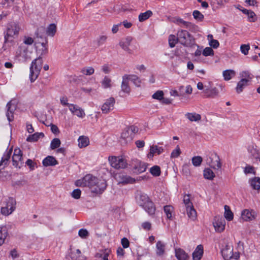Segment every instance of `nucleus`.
<instances>
[{
	"label": "nucleus",
	"mask_w": 260,
	"mask_h": 260,
	"mask_svg": "<svg viewBox=\"0 0 260 260\" xmlns=\"http://www.w3.org/2000/svg\"><path fill=\"white\" fill-rule=\"evenodd\" d=\"M136 198L137 203L142 207L150 215L154 214L155 212V206L146 194L138 192Z\"/></svg>",
	"instance_id": "1"
},
{
	"label": "nucleus",
	"mask_w": 260,
	"mask_h": 260,
	"mask_svg": "<svg viewBox=\"0 0 260 260\" xmlns=\"http://www.w3.org/2000/svg\"><path fill=\"white\" fill-rule=\"evenodd\" d=\"M20 29L21 26L18 22L12 21L8 23L4 32L5 42L13 41L18 36Z\"/></svg>",
	"instance_id": "2"
},
{
	"label": "nucleus",
	"mask_w": 260,
	"mask_h": 260,
	"mask_svg": "<svg viewBox=\"0 0 260 260\" xmlns=\"http://www.w3.org/2000/svg\"><path fill=\"white\" fill-rule=\"evenodd\" d=\"M43 60L40 57L34 60L30 67L29 78L31 82H34L38 77L42 68Z\"/></svg>",
	"instance_id": "3"
},
{
	"label": "nucleus",
	"mask_w": 260,
	"mask_h": 260,
	"mask_svg": "<svg viewBox=\"0 0 260 260\" xmlns=\"http://www.w3.org/2000/svg\"><path fill=\"white\" fill-rule=\"evenodd\" d=\"M98 178L91 175L88 174L83 178L77 180L75 185L80 187H88L92 190L95 183L98 182Z\"/></svg>",
	"instance_id": "4"
},
{
	"label": "nucleus",
	"mask_w": 260,
	"mask_h": 260,
	"mask_svg": "<svg viewBox=\"0 0 260 260\" xmlns=\"http://www.w3.org/2000/svg\"><path fill=\"white\" fill-rule=\"evenodd\" d=\"M31 52L28 50V47L25 45H21L17 49L16 57L22 62L26 61L31 58Z\"/></svg>",
	"instance_id": "5"
},
{
	"label": "nucleus",
	"mask_w": 260,
	"mask_h": 260,
	"mask_svg": "<svg viewBox=\"0 0 260 260\" xmlns=\"http://www.w3.org/2000/svg\"><path fill=\"white\" fill-rule=\"evenodd\" d=\"M6 205L1 208V213L5 216L11 214L16 208V201L12 198L9 197L5 202Z\"/></svg>",
	"instance_id": "6"
},
{
	"label": "nucleus",
	"mask_w": 260,
	"mask_h": 260,
	"mask_svg": "<svg viewBox=\"0 0 260 260\" xmlns=\"http://www.w3.org/2000/svg\"><path fill=\"white\" fill-rule=\"evenodd\" d=\"M109 161L111 166L116 169H124L127 165L126 160L119 157H109Z\"/></svg>",
	"instance_id": "7"
},
{
	"label": "nucleus",
	"mask_w": 260,
	"mask_h": 260,
	"mask_svg": "<svg viewBox=\"0 0 260 260\" xmlns=\"http://www.w3.org/2000/svg\"><path fill=\"white\" fill-rule=\"evenodd\" d=\"M207 163L214 169H219L221 167V164L219 156L216 154H211L207 156Z\"/></svg>",
	"instance_id": "8"
},
{
	"label": "nucleus",
	"mask_w": 260,
	"mask_h": 260,
	"mask_svg": "<svg viewBox=\"0 0 260 260\" xmlns=\"http://www.w3.org/2000/svg\"><path fill=\"white\" fill-rule=\"evenodd\" d=\"M13 165L20 168L23 164L22 153L19 148L14 149L12 156Z\"/></svg>",
	"instance_id": "9"
},
{
	"label": "nucleus",
	"mask_w": 260,
	"mask_h": 260,
	"mask_svg": "<svg viewBox=\"0 0 260 260\" xmlns=\"http://www.w3.org/2000/svg\"><path fill=\"white\" fill-rule=\"evenodd\" d=\"M178 41L182 45L187 46L190 43V35L185 30H179L177 34Z\"/></svg>",
	"instance_id": "10"
},
{
	"label": "nucleus",
	"mask_w": 260,
	"mask_h": 260,
	"mask_svg": "<svg viewBox=\"0 0 260 260\" xmlns=\"http://www.w3.org/2000/svg\"><path fill=\"white\" fill-rule=\"evenodd\" d=\"M16 101L15 100L10 101L7 105V112L6 116L9 121L11 122L13 120V113L16 109Z\"/></svg>",
	"instance_id": "11"
},
{
	"label": "nucleus",
	"mask_w": 260,
	"mask_h": 260,
	"mask_svg": "<svg viewBox=\"0 0 260 260\" xmlns=\"http://www.w3.org/2000/svg\"><path fill=\"white\" fill-rule=\"evenodd\" d=\"M115 100L113 98L107 99L101 107V110L104 114L109 113L114 109Z\"/></svg>",
	"instance_id": "12"
},
{
	"label": "nucleus",
	"mask_w": 260,
	"mask_h": 260,
	"mask_svg": "<svg viewBox=\"0 0 260 260\" xmlns=\"http://www.w3.org/2000/svg\"><path fill=\"white\" fill-rule=\"evenodd\" d=\"M69 110L74 115L79 118H83L85 116L84 110L77 105L71 104L69 105Z\"/></svg>",
	"instance_id": "13"
},
{
	"label": "nucleus",
	"mask_w": 260,
	"mask_h": 260,
	"mask_svg": "<svg viewBox=\"0 0 260 260\" xmlns=\"http://www.w3.org/2000/svg\"><path fill=\"white\" fill-rule=\"evenodd\" d=\"M107 187V184L104 180L98 179L97 183H95L91 191L96 193L101 194Z\"/></svg>",
	"instance_id": "14"
},
{
	"label": "nucleus",
	"mask_w": 260,
	"mask_h": 260,
	"mask_svg": "<svg viewBox=\"0 0 260 260\" xmlns=\"http://www.w3.org/2000/svg\"><path fill=\"white\" fill-rule=\"evenodd\" d=\"M233 252V248L229 244H226L221 250L222 256L224 260H230L232 259Z\"/></svg>",
	"instance_id": "15"
},
{
	"label": "nucleus",
	"mask_w": 260,
	"mask_h": 260,
	"mask_svg": "<svg viewBox=\"0 0 260 260\" xmlns=\"http://www.w3.org/2000/svg\"><path fill=\"white\" fill-rule=\"evenodd\" d=\"M116 179L119 183L126 184L133 183L135 182V180L129 176L123 174H118L115 175Z\"/></svg>",
	"instance_id": "16"
},
{
	"label": "nucleus",
	"mask_w": 260,
	"mask_h": 260,
	"mask_svg": "<svg viewBox=\"0 0 260 260\" xmlns=\"http://www.w3.org/2000/svg\"><path fill=\"white\" fill-rule=\"evenodd\" d=\"M12 152V148H11L9 150L6 151L0 161V171L4 169L8 165V162L10 158Z\"/></svg>",
	"instance_id": "17"
},
{
	"label": "nucleus",
	"mask_w": 260,
	"mask_h": 260,
	"mask_svg": "<svg viewBox=\"0 0 260 260\" xmlns=\"http://www.w3.org/2000/svg\"><path fill=\"white\" fill-rule=\"evenodd\" d=\"M132 40L133 39L131 37H127L120 40L119 45L124 51L131 53V50L129 48V46L131 45Z\"/></svg>",
	"instance_id": "18"
},
{
	"label": "nucleus",
	"mask_w": 260,
	"mask_h": 260,
	"mask_svg": "<svg viewBox=\"0 0 260 260\" xmlns=\"http://www.w3.org/2000/svg\"><path fill=\"white\" fill-rule=\"evenodd\" d=\"M213 224L216 232H221L225 229V222L223 219L220 218L215 219Z\"/></svg>",
	"instance_id": "19"
},
{
	"label": "nucleus",
	"mask_w": 260,
	"mask_h": 260,
	"mask_svg": "<svg viewBox=\"0 0 260 260\" xmlns=\"http://www.w3.org/2000/svg\"><path fill=\"white\" fill-rule=\"evenodd\" d=\"M204 253V248L202 245H199L197 246L192 253L193 260H201Z\"/></svg>",
	"instance_id": "20"
},
{
	"label": "nucleus",
	"mask_w": 260,
	"mask_h": 260,
	"mask_svg": "<svg viewBox=\"0 0 260 260\" xmlns=\"http://www.w3.org/2000/svg\"><path fill=\"white\" fill-rule=\"evenodd\" d=\"M164 151V149L161 147H158L157 145H153L150 147V151L148 153L147 156L149 158H152L154 154H156L159 155Z\"/></svg>",
	"instance_id": "21"
},
{
	"label": "nucleus",
	"mask_w": 260,
	"mask_h": 260,
	"mask_svg": "<svg viewBox=\"0 0 260 260\" xmlns=\"http://www.w3.org/2000/svg\"><path fill=\"white\" fill-rule=\"evenodd\" d=\"M156 254L158 256H162L165 254L166 244L161 241H158L156 244Z\"/></svg>",
	"instance_id": "22"
},
{
	"label": "nucleus",
	"mask_w": 260,
	"mask_h": 260,
	"mask_svg": "<svg viewBox=\"0 0 260 260\" xmlns=\"http://www.w3.org/2000/svg\"><path fill=\"white\" fill-rule=\"evenodd\" d=\"M205 88L203 92L204 96L206 98H215L218 95V91L216 88H209L206 86H205Z\"/></svg>",
	"instance_id": "23"
},
{
	"label": "nucleus",
	"mask_w": 260,
	"mask_h": 260,
	"mask_svg": "<svg viewBox=\"0 0 260 260\" xmlns=\"http://www.w3.org/2000/svg\"><path fill=\"white\" fill-rule=\"evenodd\" d=\"M129 76L128 75H124L122 77V81L121 83V90L124 92L128 93L131 91V88L128 85Z\"/></svg>",
	"instance_id": "24"
},
{
	"label": "nucleus",
	"mask_w": 260,
	"mask_h": 260,
	"mask_svg": "<svg viewBox=\"0 0 260 260\" xmlns=\"http://www.w3.org/2000/svg\"><path fill=\"white\" fill-rule=\"evenodd\" d=\"M42 164L45 167L53 166L57 165L58 162L55 157L52 156H48L43 160Z\"/></svg>",
	"instance_id": "25"
},
{
	"label": "nucleus",
	"mask_w": 260,
	"mask_h": 260,
	"mask_svg": "<svg viewBox=\"0 0 260 260\" xmlns=\"http://www.w3.org/2000/svg\"><path fill=\"white\" fill-rule=\"evenodd\" d=\"M175 256L178 260H187L188 258V254L180 248L175 249Z\"/></svg>",
	"instance_id": "26"
},
{
	"label": "nucleus",
	"mask_w": 260,
	"mask_h": 260,
	"mask_svg": "<svg viewBox=\"0 0 260 260\" xmlns=\"http://www.w3.org/2000/svg\"><path fill=\"white\" fill-rule=\"evenodd\" d=\"M186 214L188 217L192 221H195L197 218V213L193 206L186 208Z\"/></svg>",
	"instance_id": "27"
},
{
	"label": "nucleus",
	"mask_w": 260,
	"mask_h": 260,
	"mask_svg": "<svg viewBox=\"0 0 260 260\" xmlns=\"http://www.w3.org/2000/svg\"><path fill=\"white\" fill-rule=\"evenodd\" d=\"M249 183L251 187L254 190H259L260 189V178L254 177L249 180Z\"/></svg>",
	"instance_id": "28"
},
{
	"label": "nucleus",
	"mask_w": 260,
	"mask_h": 260,
	"mask_svg": "<svg viewBox=\"0 0 260 260\" xmlns=\"http://www.w3.org/2000/svg\"><path fill=\"white\" fill-rule=\"evenodd\" d=\"M71 257L72 260H86V257L82 254L81 251L78 249L71 253Z\"/></svg>",
	"instance_id": "29"
},
{
	"label": "nucleus",
	"mask_w": 260,
	"mask_h": 260,
	"mask_svg": "<svg viewBox=\"0 0 260 260\" xmlns=\"http://www.w3.org/2000/svg\"><path fill=\"white\" fill-rule=\"evenodd\" d=\"M245 15H246L248 21L250 22H254L257 20L256 15L251 10L245 9Z\"/></svg>",
	"instance_id": "30"
},
{
	"label": "nucleus",
	"mask_w": 260,
	"mask_h": 260,
	"mask_svg": "<svg viewBox=\"0 0 260 260\" xmlns=\"http://www.w3.org/2000/svg\"><path fill=\"white\" fill-rule=\"evenodd\" d=\"M185 116L191 122L199 121L201 119V115L196 113H187Z\"/></svg>",
	"instance_id": "31"
},
{
	"label": "nucleus",
	"mask_w": 260,
	"mask_h": 260,
	"mask_svg": "<svg viewBox=\"0 0 260 260\" xmlns=\"http://www.w3.org/2000/svg\"><path fill=\"white\" fill-rule=\"evenodd\" d=\"M222 75L224 80L229 81L235 76L236 72L233 70H226L223 71Z\"/></svg>",
	"instance_id": "32"
},
{
	"label": "nucleus",
	"mask_w": 260,
	"mask_h": 260,
	"mask_svg": "<svg viewBox=\"0 0 260 260\" xmlns=\"http://www.w3.org/2000/svg\"><path fill=\"white\" fill-rule=\"evenodd\" d=\"M255 212L253 210H245V221H251L256 217Z\"/></svg>",
	"instance_id": "33"
},
{
	"label": "nucleus",
	"mask_w": 260,
	"mask_h": 260,
	"mask_svg": "<svg viewBox=\"0 0 260 260\" xmlns=\"http://www.w3.org/2000/svg\"><path fill=\"white\" fill-rule=\"evenodd\" d=\"M89 144L88 138L84 136H80L78 139V146L80 148H83L87 146Z\"/></svg>",
	"instance_id": "34"
},
{
	"label": "nucleus",
	"mask_w": 260,
	"mask_h": 260,
	"mask_svg": "<svg viewBox=\"0 0 260 260\" xmlns=\"http://www.w3.org/2000/svg\"><path fill=\"white\" fill-rule=\"evenodd\" d=\"M175 23L180 26L181 27H184L186 28H188L191 27L192 25V23L188 22L185 21L184 20H183L181 18H177L175 20Z\"/></svg>",
	"instance_id": "35"
},
{
	"label": "nucleus",
	"mask_w": 260,
	"mask_h": 260,
	"mask_svg": "<svg viewBox=\"0 0 260 260\" xmlns=\"http://www.w3.org/2000/svg\"><path fill=\"white\" fill-rule=\"evenodd\" d=\"M56 25L52 23L50 24L46 29V34L48 36L53 37L56 32Z\"/></svg>",
	"instance_id": "36"
},
{
	"label": "nucleus",
	"mask_w": 260,
	"mask_h": 260,
	"mask_svg": "<svg viewBox=\"0 0 260 260\" xmlns=\"http://www.w3.org/2000/svg\"><path fill=\"white\" fill-rule=\"evenodd\" d=\"M44 134L43 133H36L33 135H29L26 139V141L28 142H36L37 141L40 137H44Z\"/></svg>",
	"instance_id": "37"
},
{
	"label": "nucleus",
	"mask_w": 260,
	"mask_h": 260,
	"mask_svg": "<svg viewBox=\"0 0 260 260\" xmlns=\"http://www.w3.org/2000/svg\"><path fill=\"white\" fill-rule=\"evenodd\" d=\"M131 131L128 128L124 129L121 135V138L125 140L126 141H129L132 140L133 136L131 133Z\"/></svg>",
	"instance_id": "38"
},
{
	"label": "nucleus",
	"mask_w": 260,
	"mask_h": 260,
	"mask_svg": "<svg viewBox=\"0 0 260 260\" xmlns=\"http://www.w3.org/2000/svg\"><path fill=\"white\" fill-rule=\"evenodd\" d=\"M152 15V11L150 10H148L144 13H142L140 14V15H139V20L140 22L144 21L148 19Z\"/></svg>",
	"instance_id": "39"
},
{
	"label": "nucleus",
	"mask_w": 260,
	"mask_h": 260,
	"mask_svg": "<svg viewBox=\"0 0 260 260\" xmlns=\"http://www.w3.org/2000/svg\"><path fill=\"white\" fill-rule=\"evenodd\" d=\"M224 217L229 221H231L233 219V214L231 211V209L228 205H225L224 207Z\"/></svg>",
	"instance_id": "40"
},
{
	"label": "nucleus",
	"mask_w": 260,
	"mask_h": 260,
	"mask_svg": "<svg viewBox=\"0 0 260 260\" xmlns=\"http://www.w3.org/2000/svg\"><path fill=\"white\" fill-rule=\"evenodd\" d=\"M7 236V231L5 227L0 226V246L5 242Z\"/></svg>",
	"instance_id": "41"
},
{
	"label": "nucleus",
	"mask_w": 260,
	"mask_h": 260,
	"mask_svg": "<svg viewBox=\"0 0 260 260\" xmlns=\"http://www.w3.org/2000/svg\"><path fill=\"white\" fill-rule=\"evenodd\" d=\"M204 176L207 179L213 180L215 177V174L210 169L206 168L204 171Z\"/></svg>",
	"instance_id": "42"
},
{
	"label": "nucleus",
	"mask_w": 260,
	"mask_h": 260,
	"mask_svg": "<svg viewBox=\"0 0 260 260\" xmlns=\"http://www.w3.org/2000/svg\"><path fill=\"white\" fill-rule=\"evenodd\" d=\"M208 39L209 40V45L213 48H217L219 45V43L217 40L213 39V36L212 35H209L208 36Z\"/></svg>",
	"instance_id": "43"
},
{
	"label": "nucleus",
	"mask_w": 260,
	"mask_h": 260,
	"mask_svg": "<svg viewBox=\"0 0 260 260\" xmlns=\"http://www.w3.org/2000/svg\"><path fill=\"white\" fill-rule=\"evenodd\" d=\"M102 86L104 88H110L112 86V81L110 78L105 76L101 82Z\"/></svg>",
	"instance_id": "44"
},
{
	"label": "nucleus",
	"mask_w": 260,
	"mask_h": 260,
	"mask_svg": "<svg viewBox=\"0 0 260 260\" xmlns=\"http://www.w3.org/2000/svg\"><path fill=\"white\" fill-rule=\"evenodd\" d=\"M164 209L167 218L170 219H171L174 210L173 207L171 205H166L164 206Z\"/></svg>",
	"instance_id": "45"
},
{
	"label": "nucleus",
	"mask_w": 260,
	"mask_h": 260,
	"mask_svg": "<svg viewBox=\"0 0 260 260\" xmlns=\"http://www.w3.org/2000/svg\"><path fill=\"white\" fill-rule=\"evenodd\" d=\"M150 172L154 176H159L160 175V168L158 166H154L150 169Z\"/></svg>",
	"instance_id": "46"
},
{
	"label": "nucleus",
	"mask_w": 260,
	"mask_h": 260,
	"mask_svg": "<svg viewBox=\"0 0 260 260\" xmlns=\"http://www.w3.org/2000/svg\"><path fill=\"white\" fill-rule=\"evenodd\" d=\"M147 168V165L145 162H140L138 166L135 167V170L138 173L145 172Z\"/></svg>",
	"instance_id": "47"
},
{
	"label": "nucleus",
	"mask_w": 260,
	"mask_h": 260,
	"mask_svg": "<svg viewBox=\"0 0 260 260\" xmlns=\"http://www.w3.org/2000/svg\"><path fill=\"white\" fill-rule=\"evenodd\" d=\"M81 72L85 75H91L94 72V70L92 67H85L81 69Z\"/></svg>",
	"instance_id": "48"
},
{
	"label": "nucleus",
	"mask_w": 260,
	"mask_h": 260,
	"mask_svg": "<svg viewBox=\"0 0 260 260\" xmlns=\"http://www.w3.org/2000/svg\"><path fill=\"white\" fill-rule=\"evenodd\" d=\"M248 152L253 157L257 158L259 156L258 151L253 146L248 147Z\"/></svg>",
	"instance_id": "49"
},
{
	"label": "nucleus",
	"mask_w": 260,
	"mask_h": 260,
	"mask_svg": "<svg viewBox=\"0 0 260 260\" xmlns=\"http://www.w3.org/2000/svg\"><path fill=\"white\" fill-rule=\"evenodd\" d=\"M191 161L194 166L199 167L201 165L203 161V159L201 156H197L193 157L191 159Z\"/></svg>",
	"instance_id": "50"
},
{
	"label": "nucleus",
	"mask_w": 260,
	"mask_h": 260,
	"mask_svg": "<svg viewBox=\"0 0 260 260\" xmlns=\"http://www.w3.org/2000/svg\"><path fill=\"white\" fill-rule=\"evenodd\" d=\"M178 41V37H176L175 35H171L169 38V44L170 47H174Z\"/></svg>",
	"instance_id": "51"
},
{
	"label": "nucleus",
	"mask_w": 260,
	"mask_h": 260,
	"mask_svg": "<svg viewBox=\"0 0 260 260\" xmlns=\"http://www.w3.org/2000/svg\"><path fill=\"white\" fill-rule=\"evenodd\" d=\"M60 141L58 138L53 139L50 144V148L51 149H55L57 148H58L60 145Z\"/></svg>",
	"instance_id": "52"
},
{
	"label": "nucleus",
	"mask_w": 260,
	"mask_h": 260,
	"mask_svg": "<svg viewBox=\"0 0 260 260\" xmlns=\"http://www.w3.org/2000/svg\"><path fill=\"white\" fill-rule=\"evenodd\" d=\"M245 174L255 175L256 174L255 169L253 166L247 165L245 167Z\"/></svg>",
	"instance_id": "53"
},
{
	"label": "nucleus",
	"mask_w": 260,
	"mask_h": 260,
	"mask_svg": "<svg viewBox=\"0 0 260 260\" xmlns=\"http://www.w3.org/2000/svg\"><path fill=\"white\" fill-rule=\"evenodd\" d=\"M129 76V80L132 81L134 84L139 87L140 86L141 81L139 78L135 75H128Z\"/></svg>",
	"instance_id": "54"
},
{
	"label": "nucleus",
	"mask_w": 260,
	"mask_h": 260,
	"mask_svg": "<svg viewBox=\"0 0 260 260\" xmlns=\"http://www.w3.org/2000/svg\"><path fill=\"white\" fill-rule=\"evenodd\" d=\"M164 95V93L163 91L157 90L152 95V97L154 99L161 101L163 99Z\"/></svg>",
	"instance_id": "55"
},
{
	"label": "nucleus",
	"mask_w": 260,
	"mask_h": 260,
	"mask_svg": "<svg viewBox=\"0 0 260 260\" xmlns=\"http://www.w3.org/2000/svg\"><path fill=\"white\" fill-rule=\"evenodd\" d=\"M192 15L195 19L199 21H202L204 18V15L198 10L194 11Z\"/></svg>",
	"instance_id": "56"
},
{
	"label": "nucleus",
	"mask_w": 260,
	"mask_h": 260,
	"mask_svg": "<svg viewBox=\"0 0 260 260\" xmlns=\"http://www.w3.org/2000/svg\"><path fill=\"white\" fill-rule=\"evenodd\" d=\"M181 151L180 149L179 145H177L175 149L173 150L171 154V157L172 158H177L181 154Z\"/></svg>",
	"instance_id": "57"
},
{
	"label": "nucleus",
	"mask_w": 260,
	"mask_h": 260,
	"mask_svg": "<svg viewBox=\"0 0 260 260\" xmlns=\"http://www.w3.org/2000/svg\"><path fill=\"white\" fill-rule=\"evenodd\" d=\"M107 37L106 36H101L96 40L98 46H100L104 44L107 41Z\"/></svg>",
	"instance_id": "58"
},
{
	"label": "nucleus",
	"mask_w": 260,
	"mask_h": 260,
	"mask_svg": "<svg viewBox=\"0 0 260 260\" xmlns=\"http://www.w3.org/2000/svg\"><path fill=\"white\" fill-rule=\"evenodd\" d=\"M183 203L185 205V208L189 206H192V203L190 202V197L188 194H186L183 197Z\"/></svg>",
	"instance_id": "59"
},
{
	"label": "nucleus",
	"mask_w": 260,
	"mask_h": 260,
	"mask_svg": "<svg viewBox=\"0 0 260 260\" xmlns=\"http://www.w3.org/2000/svg\"><path fill=\"white\" fill-rule=\"evenodd\" d=\"M203 54L205 56L213 55L214 51L211 47H206L203 50Z\"/></svg>",
	"instance_id": "60"
},
{
	"label": "nucleus",
	"mask_w": 260,
	"mask_h": 260,
	"mask_svg": "<svg viewBox=\"0 0 260 260\" xmlns=\"http://www.w3.org/2000/svg\"><path fill=\"white\" fill-rule=\"evenodd\" d=\"M244 86V78H242L238 83L236 90L237 93H240L243 91Z\"/></svg>",
	"instance_id": "61"
},
{
	"label": "nucleus",
	"mask_w": 260,
	"mask_h": 260,
	"mask_svg": "<svg viewBox=\"0 0 260 260\" xmlns=\"http://www.w3.org/2000/svg\"><path fill=\"white\" fill-rule=\"evenodd\" d=\"M81 191L79 189H74L72 193V197L75 199H79L80 198Z\"/></svg>",
	"instance_id": "62"
},
{
	"label": "nucleus",
	"mask_w": 260,
	"mask_h": 260,
	"mask_svg": "<svg viewBox=\"0 0 260 260\" xmlns=\"http://www.w3.org/2000/svg\"><path fill=\"white\" fill-rule=\"evenodd\" d=\"M78 235L81 238L85 239L88 237L89 233L87 230L82 229L79 231Z\"/></svg>",
	"instance_id": "63"
},
{
	"label": "nucleus",
	"mask_w": 260,
	"mask_h": 260,
	"mask_svg": "<svg viewBox=\"0 0 260 260\" xmlns=\"http://www.w3.org/2000/svg\"><path fill=\"white\" fill-rule=\"evenodd\" d=\"M60 104L63 106H68L69 108V105L72 104H70L68 103V99L66 96H63L60 97Z\"/></svg>",
	"instance_id": "64"
}]
</instances>
